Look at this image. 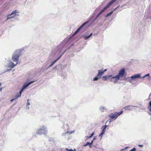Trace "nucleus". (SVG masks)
Here are the masks:
<instances>
[{
  "label": "nucleus",
  "mask_w": 151,
  "mask_h": 151,
  "mask_svg": "<svg viewBox=\"0 0 151 151\" xmlns=\"http://www.w3.org/2000/svg\"><path fill=\"white\" fill-rule=\"evenodd\" d=\"M108 120L106 122H106H108Z\"/></svg>",
  "instance_id": "603ef678"
},
{
  "label": "nucleus",
  "mask_w": 151,
  "mask_h": 151,
  "mask_svg": "<svg viewBox=\"0 0 151 151\" xmlns=\"http://www.w3.org/2000/svg\"><path fill=\"white\" fill-rule=\"evenodd\" d=\"M70 38L64 39L59 45L52 49L50 56L52 57H53V56L54 57H58L53 61L51 62V64L46 69L53 65L64 53L67 49L66 44L69 41Z\"/></svg>",
  "instance_id": "f257e3e1"
},
{
  "label": "nucleus",
  "mask_w": 151,
  "mask_h": 151,
  "mask_svg": "<svg viewBox=\"0 0 151 151\" xmlns=\"http://www.w3.org/2000/svg\"><path fill=\"white\" fill-rule=\"evenodd\" d=\"M87 24V22H85L83 23L82 25L78 28L80 30H81L83 27Z\"/></svg>",
  "instance_id": "a878e982"
},
{
  "label": "nucleus",
  "mask_w": 151,
  "mask_h": 151,
  "mask_svg": "<svg viewBox=\"0 0 151 151\" xmlns=\"http://www.w3.org/2000/svg\"><path fill=\"white\" fill-rule=\"evenodd\" d=\"M70 38L64 39L59 45L52 49L50 56L52 57H53V56L54 57H58L53 61L51 62V64L46 69L53 65L64 53L67 49L66 44L69 41Z\"/></svg>",
  "instance_id": "f03ea898"
},
{
  "label": "nucleus",
  "mask_w": 151,
  "mask_h": 151,
  "mask_svg": "<svg viewBox=\"0 0 151 151\" xmlns=\"http://www.w3.org/2000/svg\"><path fill=\"white\" fill-rule=\"evenodd\" d=\"M125 150V149H122L121 150H120V151H124V150Z\"/></svg>",
  "instance_id": "37998d69"
},
{
  "label": "nucleus",
  "mask_w": 151,
  "mask_h": 151,
  "mask_svg": "<svg viewBox=\"0 0 151 151\" xmlns=\"http://www.w3.org/2000/svg\"><path fill=\"white\" fill-rule=\"evenodd\" d=\"M128 148V147H125V148H124V149H125V150H126V149H127V148Z\"/></svg>",
  "instance_id": "c03bdc74"
},
{
  "label": "nucleus",
  "mask_w": 151,
  "mask_h": 151,
  "mask_svg": "<svg viewBox=\"0 0 151 151\" xmlns=\"http://www.w3.org/2000/svg\"><path fill=\"white\" fill-rule=\"evenodd\" d=\"M47 127L45 126H43L39 129L37 130L36 134L39 135H42L43 134H46L47 132Z\"/></svg>",
  "instance_id": "423d86ee"
},
{
  "label": "nucleus",
  "mask_w": 151,
  "mask_h": 151,
  "mask_svg": "<svg viewBox=\"0 0 151 151\" xmlns=\"http://www.w3.org/2000/svg\"><path fill=\"white\" fill-rule=\"evenodd\" d=\"M111 122V120H110V121H109V123H110Z\"/></svg>",
  "instance_id": "8fccbe9b"
},
{
  "label": "nucleus",
  "mask_w": 151,
  "mask_h": 151,
  "mask_svg": "<svg viewBox=\"0 0 151 151\" xmlns=\"http://www.w3.org/2000/svg\"><path fill=\"white\" fill-rule=\"evenodd\" d=\"M117 0H112L95 17H94V16L91 17L89 20L86 22H87V24H89V26L92 25L98 18Z\"/></svg>",
  "instance_id": "20e7f679"
},
{
  "label": "nucleus",
  "mask_w": 151,
  "mask_h": 151,
  "mask_svg": "<svg viewBox=\"0 0 151 151\" xmlns=\"http://www.w3.org/2000/svg\"><path fill=\"white\" fill-rule=\"evenodd\" d=\"M66 150L68 151H73L72 149H68V148H66Z\"/></svg>",
  "instance_id": "473e14b6"
},
{
  "label": "nucleus",
  "mask_w": 151,
  "mask_h": 151,
  "mask_svg": "<svg viewBox=\"0 0 151 151\" xmlns=\"http://www.w3.org/2000/svg\"><path fill=\"white\" fill-rule=\"evenodd\" d=\"M123 111H121L119 112H115L117 117V118L120 115L123 113Z\"/></svg>",
  "instance_id": "5701e85b"
},
{
  "label": "nucleus",
  "mask_w": 151,
  "mask_h": 151,
  "mask_svg": "<svg viewBox=\"0 0 151 151\" xmlns=\"http://www.w3.org/2000/svg\"><path fill=\"white\" fill-rule=\"evenodd\" d=\"M1 82H0V86H1Z\"/></svg>",
  "instance_id": "09e8293b"
},
{
  "label": "nucleus",
  "mask_w": 151,
  "mask_h": 151,
  "mask_svg": "<svg viewBox=\"0 0 151 151\" xmlns=\"http://www.w3.org/2000/svg\"><path fill=\"white\" fill-rule=\"evenodd\" d=\"M142 104L141 103H137V105L134 106H127L124 107V109L125 110H129L131 111L133 109V107H135L136 108H140V109H143V108H142V107H141L140 106H142Z\"/></svg>",
  "instance_id": "0eeeda50"
},
{
  "label": "nucleus",
  "mask_w": 151,
  "mask_h": 151,
  "mask_svg": "<svg viewBox=\"0 0 151 151\" xmlns=\"http://www.w3.org/2000/svg\"><path fill=\"white\" fill-rule=\"evenodd\" d=\"M129 151H136V149L135 147H134L133 149L130 150Z\"/></svg>",
  "instance_id": "2f4dec72"
},
{
  "label": "nucleus",
  "mask_w": 151,
  "mask_h": 151,
  "mask_svg": "<svg viewBox=\"0 0 151 151\" xmlns=\"http://www.w3.org/2000/svg\"><path fill=\"white\" fill-rule=\"evenodd\" d=\"M17 13H18V12H17V10H15L12 12V13L10 14V15H13V14H14V16H16V15L18 16V14H16Z\"/></svg>",
  "instance_id": "b1692460"
},
{
  "label": "nucleus",
  "mask_w": 151,
  "mask_h": 151,
  "mask_svg": "<svg viewBox=\"0 0 151 151\" xmlns=\"http://www.w3.org/2000/svg\"><path fill=\"white\" fill-rule=\"evenodd\" d=\"M62 128H65V129H68V124H66V125H65V124H64L63 125V126Z\"/></svg>",
  "instance_id": "cd10ccee"
},
{
  "label": "nucleus",
  "mask_w": 151,
  "mask_h": 151,
  "mask_svg": "<svg viewBox=\"0 0 151 151\" xmlns=\"http://www.w3.org/2000/svg\"><path fill=\"white\" fill-rule=\"evenodd\" d=\"M149 76H150V74L148 73L147 74L145 75L142 77H141V78H145V77H147V79L148 80H150V77H149Z\"/></svg>",
  "instance_id": "412c9836"
},
{
  "label": "nucleus",
  "mask_w": 151,
  "mask_h": 151,
  "mask_svg": "<svg viewBox=\"0 0 151 151\" xmlns=\"http://www.w3.org/2000/svg\"><path fill=\"white\" fill-rule=\"evenodd\" d=\"M96 137H93V139L92 141H93V142L94 140L96 139Z\"/></svg>",
  "instance_id": "a19ab883"
},
{
  "label": "nucleus",
  "mask_w": 151,
  "mask_h": 151,
  "mask_svg": "<svg viewBox=\"0 0 151 151\" xmlns=\"http://www.w3.org/2000/svg\"><path fill=\"white\" fill-rule=\"evenodd\" d=\"M22 92H23L22 91H21V90H20L19 92L15 96L16 98L17 99L18 98L21 97L22 93Z\"/></svg>",
  "instance_id": "4be33fe9"
},
{
  "label": "nucleus",
  "mask_w": 151,
  "mask_h": 151,
  "mask_svg": "<svg viewBox=\"0 0 151 151\" xmlns=\"http://www.w3.org/2000/svg\"><path fill=\"white\" fill-rule=\"evenodd\" d=\"M93 144V141H91V142H87L86 143L83 145L84 146H86L87 145H88L89 147L90 148H91V146Z\"/></svg>",
  "instance_id": "aec40b11"
},
{
  "label": "nucleus",
  "mask_w": 151,
  "mask_h": 151,
  "mask_svg": "<svg viewBox=\"0 0 151 151\" xmlns=\"http://www.w3.org/2000/svg\"><path fill=\"white\" fill-rule=\"evenodd\" d=\"M37 81L36 80L32 81L29 82L28 83H27L28 84V86H29V85H30L31 84H32L34 82H35V81Z\"/></svg>",
  "instance_id": "c756f323"
},
{
  "label": "nucleus",
  "mask_w": 151,
  "mask_h": 151,
  "mask_svg": "<svg viewBox=\"0 0 151 151\" xmlns=\"http://www.w3.org/2000/svg\"><path fill=\"white\" fill-rule=\"evenodd\" d=\"M112 75H109L108 76H104L101 78L104 81H106L107 79H109L110 78L112 77Z\"/></svg>",
  "instance_id": "a211bd4d"
},
{
  "label": "nucleus",
  "mask_w": 151,
  "mask_h": 151,
  "mask_svg": "<svg viewBox=\"0 0 151 151\" xmlns=\"http://www.w3.org/2000/svg\"><path fill=\"white\" fill-rule=\"evenodd\" d=\"M107 70V69H106L103 70H102V72H103V74L106 71V70Z\"/></svg>",
  "instance_id": "c9c22d12"
},
{
  "label": "nucleus",
  "mask_w": 151,
  "mask_h": 151,
  "mask_svg": "<svg viewBox=\"0 0 151 151\" xmlns=\"http://www.w3.org/2000/svg\"><path fill=\"white\" fill-rule=\"evenodd\" d=\"M70 38L64 39L59 45L52 49L50 56L52 57H53V56L54 57H58L53 61L51 62V64L46 69L53 65L64 53L67 49L66 44L69 41Z\"/></svg>",
  "instance_id": "7ed1b4c3"
},
{
  "label": "nucleus",
  "mask_w": 151,
  "mask_h": 151,
  "mask_svg": "<svg viewBox=\"0 0 151 151\" xmlns=\"http://www.w3.org/2000/svg\"><path fill=\"white\" fill-rule=\"evenodd\" d=\"M108 116L112 119L115 120L117 118L115 112L114 113H110L108 115Z\"/></svg>",
  "instance_id": "dca6fc26"
},
{
  "label": "nucleus",
  "mask_w": 151,
  "mask_h": 151,
  "mask_svg": "<svg viewBox=\"0 0 151 151\" xmlns=\"http://www.w3.org/2000/svg\"><path fill=\"white\" fill-rule=\"evenodd\" d=\"M96 35V34H93L92 33H91L89 34L86 33L82 35L81 37L83 38L85 40H88L91 38L92 35Z\"/></svg>",
  "instance_id": "9b49d317"
},
{
  "label": "nucleus",
  "mask_w": 151,
  "mask_h": 151,
  "mask_svg": "<svg viewBox=\"0 0 151 151\" xmlns=\"http://www.w3.org/2000/svg\"><path fill=\"white\" fill-rule=\"evenodd\" d=\"M103 73L102 70H99L98 71V73L97 75L93 78V80L94 81H97L103 75Z\"/></svg>",
  "instance_id": "1a4fd4ad"
},
{
  "label": "nucleus",
  "mask_w": 151,
  "mask_h": 151,
  "mask_svg": "<svg viewBox=\"0 0 151 151\" xmlns=\"http://www.w3.org/2000/svg\"><path fill=\"white\" fill-rule=\"evenodd\" d=\"M119 6H118L116 8H115L113 11L110 12L109 13L107 14L106 15H105V17L106 18H108L109 16H110L111 15V14L113 13V12Z\"/></svg>",
  "instance_id": "6ab92c4d"
},
{
  "label": "nucleus",
  "mask_w": 151,
  "mask_h": 151,
  "mask_svg": "<svg viewBox=\"0 0 151 151\" xmlns=\"http://www.w3.org/2000/svg\"><path fill=\"white\" fill-rule=\"evenodd\" d=\"M29 100H30L29 99H28L27 100V104H26V109H29V105H30V102L29 101Z\"/></svg>",
  "instance_id": "393cba45"
},
{
  "label": "nucleus",
  "mask_w": 151,
  "mask_h": 151,
  "mask_svg": "<svg viewBox=\"0 0 151 151\" xmlns=\"http://www.w3.org/2000/svg\"><path fill=\"white\" fill-rule=\"evenodd\" d=\"M117 75L119 77V78L126 76V73L125 72V68H121L120 70L119 71V73Z\"/></svg>",
  "instance_id": "6e6552de"
},
{
  "label": "nucleus",
  "mask_w": 151,
  "mask_h": 151,
  "mask_svg": "<svg viewBox=\"0 0 151 151\" xmlns=\"http://www.w3.org/2000/svg\"><path fill=\"white\" fill-rule=\"evenodd\" d=\"M72 132H71V133H70L68 132V131L67 132H65V133H63L62 134V136H64L66 135H67V134H70L72 133Z\"/></svg>",
  "instance_id": "c85d7f7f"
},
{
  "label": "nucleus",
  "mask_w": 151,
  "mask_h": 151,
  "mask_svg": "<svg viewBox=\"0 0 151 151\" xmlns=\"http://www.w3.org/2000/svg\"><path fill=\"white\" fill-rule=\"evenodd\" d=\"M150 95H151V93H150Z\"/></svg>",
  "instance_id": "5fc2aeb1"
},
{
  "label": "nucleus",
  "mask_w": 151,
  "mask_h": 151,
  "mask_svg": "<svg viewBox=\"0 0 151 151\" xmlns=\"http://www.w3.org/2000/svg\"><path fill=\"white\" fill-rule=\"evenodd\" d=\"M99 110L101 111L102 112H103L104 111V107L102 106H101L99 108Z\"/></svg>",
  "instance_id": "7c9ffc66"
},
{
  "label": "nucleus",
  "mask_w": 151,
  "mask_h": 151,
  "mask_svg": "<svg viewBox=\"0 0 151 151\" xmlns=\"http://www.w3.org/2000/svg\"><path fill=\"white\" fill-rule=\"evenodd\" d=\"M16 99L15 98V99H11V100H10V101H11V102H13L14 101V100H15Z\"/></svg>",
  "instance_id": "4c0bfd02"
},
{
  "label": "nucleus",
  "mask_w": 151,
  "mask_h": 151,
  "mask_svg": "<svg viewBox=\"0 0 151 151\" xmlns=\"http://www.w3.org/2000/svg\"><path fill=\"white\" fill-rule=\"evenodd\" d=\"M2 88H0V91H2Z\"/></svg>",
  "instance_id": "a18cd8bd"
},
{
  "label": "nucleus",
  "mask_w": 151,
  "mask_h": 151,
  "mask_svg": "<svg viewBox=\"0 0 151 151\" xmlns=\"http://www.w3.org/2000/svg\"><path fill=\"white\" fill-rule=\"evenodd\" d=\"M124 79L127 80V81H129L130 82H131L132 80H133L132 78H131V76L130 77H128L127 78H124Z\"/></svg>",
  "instance_id": "bb28decb"
},
{
  "label": "nucleus",
  "mask_w": 151,
  "mask_h": 151,
  "mask_svg": "<svg viewBox=\"0 0 151 151\" xmlns=\"http://www.w3.org/2000/svg\"><path fill=\"white\" fill-rule=\"evenodd\" d=\"M5 0H1L2 1H4Z\"/></svg>",
  "instance_id": "3c124183"
},
{
  "label": "nucleus",
  "mask_w": 151,
  "mask_h": 151,
  "mask_svg": "<svg viewBox=\"0 0 151 151\" xmlns=\"http://www.w3.org/2000/svg\"><path fill=\"white\" fill-rule=\"evenodd\" d=\"M148 109L151 112V107H148Z\"/></svg>",
  "instance_id": "58836bf2"
},
{
  "label": "nucleus",
  "mask_w": 151,
  "mask_h": 151,
  "mask_svg": "<svg viewBox=\"0 0 151 151\" xmlns=\"http://www.w3.org/2000/svg\"><path fill=\"white\" fill-rule=\"evenodd\" d=\"M138 146L140 147H143V145H138Z\"/></svg>",
  "instance_id": "e433bc0d"
},
{
  "label": "nucleus",
  "mask_w": 151,
  "mask_h": 151,
  "mask_svg": "<svg viewBox=\"0 0 151 151\" xmlns=\"http://www.w3.org/2000/svg\"><path fill=\"white\" fill-rule=\"evenodd\" d=\"M59 120L60 121H61V120H60V119H59Z\"/></svg>",
  "instance_id": "864d4df0"
},
{
  "label": "nucleus",
  "mask_w": 151,
  "mask_h": 151,
  "mask_svg": "<svg viewBox=\"0 0 151 151\" xmlns=\"http://www.w3.org/2000/svg\"><path fill=\"white\" fill-rule=\"evenodd\" d=\"M73 150V151H76V150L75 149H74Z\"/></svg>",
  "instance_id": "de8ad7c7"
},
{
  "label": "nucleus",
  "mask_w": 151,
  "mask_h": 151,
  "mask_svg": "<svg viewBox=\"0 0 151 151\" xmlns=\"http://www.w3.org/2000/svg\"><path fill=\"white\" fill-rule=\"evenodd\" d=\"M141 74H137L131 76V78L133 80H135L136 79L141 78Z\"/></svg>",
  "instance_id": "2eb2a0df"
},
{
  "label": "nucleus",
  "mask_w": 151,
  "mask_h": 151,
  "mask_svg": "<svg viewBox=\"0 0 151 151\" xmlns=\"http://www.w3.org/2000/svg\"><path fill=\"white\" fill-rule=\"evenodd\" d=\"M8 17L7 18V19L6 20H7L9 19H10V18H12L13 17Z\"/></svg>",
  "instance_id": "ea45409f"
},
{
  "label": "nucleus",
  "mask_w": 151,
  "mask_h": 151,
  "mask_svg": "<svg viewBox=\"0 0 151 151\" xmlns=\"http://www.w3.org/2000/svg\"><path fill=\"white\" fill-rule=\"evenodd\" d=\"M81 30L80 29H79V28H78L76 31L75 32H74V33H73V35H72V36H71V37H69L68 38H66L65 39H68L70 37H71L70 38V40H69V41L66 44H67V43L70 42V41H71L72 40V38H73V36H74L75 35H76V34H77Z\"/></svg>",
  "instance_id": "4468645a"
},
{
  "label": "nucleus",
  "mask_w": 151,
  "mask_h": 151,
  "mask_svg": "<svg viewBox=\"0 0 151 151\" xmlns=\"http://www.w3.org/2000/svg\"><path fill=\"white\" fill-rule=\"evenodd\" d=\"M110 81L114 82V83H116L117 81L120 79L119 77L117 75L115 76L111 77Z\"/></svg>",
  "instance_id": "ddd939ff"
},
{
  "label": "nucleus",
  "mask_w": 151,
  "mask_h": 151,
  "mask_svg": "<svg viewBox=\"0 0 151 151\" xmlns=\"http://www.w3.org/2000/svg\"><path fill=\"white\" fill-rule=\"evenodd\" d=\"M16 65L17 64L15 65L13 62L11 61H10L9 62V65L8 67V68H10L11 69H7L6 70H4V72H2V73H4L7 71L10 70H11V69L14 68Z\"/></svg>",
  "instance_id": "9d476101"
},
{
  "label": "nucleus",
  "mask_w": 151,
  "mask_h": 151,
  "mask_svg": "<svg viewBox=\"0 0 151 151\" xmlns=\"http://www.w3.org/2000/svg\"><path fill=\"white\" fill-rule=\"evenodd\" d=\"M149 106L151 107V100L148 103Z\"/></svg>",
  "instance_id": "72a5a7b5"
},
{
  "label": "nucleus",
  "mask_w": 151,
  "mask_h": 151,
  "mask_svg": "<svg viewBox=\"0 0 151 151\" xmlns=\"http://www.w3.org/2000/svg\"><path fill=\"white\" fill-rule=\"evenodd\" d=\"M28 86H29L27 84V83L25 82L24 84L22 86V87L21 89L20 90H21V91L23 92L24 91L25 89H26Z\"/></svg>",
  "instance_id": "f3484780"
},
{
  "label": "nucleus",
  "mask_w": 151,
  "mask_h": 151,
  "mask_svg": "<svg viewBox=\"0 0 151 151\" xmlns=\"http://www.w3.org/2000/svg\"><path fill=\"white\" fill-rule=\"evenodd\" d=\"M107 127L108 125H105L101 127V129L102 130L101 132L99 135V136L101 137V138L102 137L103 135L104 134Z\"/></svg>",
  "instance_id": "f8f14e48"
},
{
  "label": "nucleus",
  "mask_w": 151,
  "mask_h": 151,
  "mask_svg": "<svg viewBox=\"0 0 151 151\" xmlns=\"http://www.w3.org/2000/svg\"><path fill=\"white\" fill-rule=\"evenodd\" d=\"M94 132H93V133H92L91 135L90 136V137H91L93 135H94Z\"/></svg>",
  "instance_id": "f704fd0d"
},
{
  "label": "nucleus",
  "mask_w": 151,
  "mask_h": 151,
  "mask_svg": "<svg viewBox=\"0 0 151 151\" xmlns=\"http://www.w3.org/2000/svg\"><path fill=\"white\" fill-rule=\"evenodd\" d=\"M101 26V24H100L99 25V26L100 27V26Z\"/></svg>",
  "instance_id": "49530a36"
},
{
  "label": "nucleus",
  "mask_w": 151,
  "mask_h": 151,
  "mask_svg": "<svg viewBox=\"0 0 151 151\" xmlns=\"http://www.w3.org/2000/svg\"><path fill=\"white\" fill-rule=\"evenodd\" d=\"M22 54V50L20 49H18L15 51L13 54L12 60L14 62L18 61L19 57Z\"/></svg>",
  "instance_id": "39448f33"
},
{
  "label": "nucleus",
  "mask_w": 151,
  "mask_h": 151,
  "mask_svg": "<svg viewBox=\"0 0 151 151\" xmlns=\"http://www.w3.org/2000/svg\"><path fill=\"white\" fill-rule=\"evenodd\" d=\"M86 139H89L91 138V137H90V136H86Z\"/></svg>",
  "instance_id": "79ce46f5"
}]
</instances>
